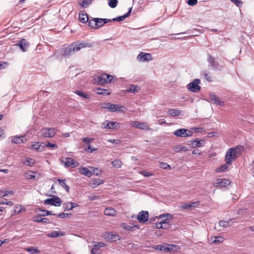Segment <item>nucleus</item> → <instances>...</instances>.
Returning <instances> with one entry per match:
<instances>
[{"instance_id": "obj_1", "label": "nucleus", "mask_w": 254, "mask_h": 254, "mask_svg": "<svg viewBox=\"0 0 254 254\" xmlns=\"http://www.w3.org/2000/svg\"><path fill=\"white\" fill-rule=\"evenodd\" d=\"M91 44L86 43L84 42H75L67 47L63 48V55L64 56H69L80 50L82 48L91 47Z\"/></svg>"}, {"instance_id": "obj_2", "label": "nucleus", "mask_w": 254, "mask_h": 254, "mask_svg": "<svg viewBox=\"0 0 254 254\" xmlns=\"http://www.w3.org/2000/svg\"><path fill=\"white\" fill-rule=\"evenodd\" d=\"M101 107L103 109H107L112 112L116 111L122 113L124 112L123 109L124 108V107L118 104H112L110 103H103L101 105Z\"/></svg>"}, {"instance_id": "obj_3", "label": "nucleus", "mask_w": 254, "mask_h": 254, "mask_svg": "<svg viewBox=\"0 0 254 254\" xmlns=\"http://www.w3.org/2000/svg\"><path fill=\"white\" fill-rule=\"evenodd\" d=\"M200 83V79L195 78L187 85V88L189 91L193 93L198 92L201 89V87L199 85Z\"/></svg>"}, {"instance_id": "obj_4", "label": "nucleus", "mask_w": 254, "mask_h": 254, "mask_svg": "<svg viewBox=\"0 0 254 254\" xmlns=\"http://www.w3.org/2000/svg\"><path fill=\"white\" fill-rule=\"evenodd\" d=\"M113 77L111 75H109L107 74H102L100 76H97L95 77V81L98 84H103L108 82H111L113 79Z\"/></svg>"}, {"instance_id": "obj_5", "label": "nucleus", "mask_w": 254, "mask_h": 254, "mask_svg": "<svg viewBox=\"0 0 254 254\" xmlns=\"http://www.w3.org/2000/svg\"><path fill=\"white\" fill-rule=\"evenodd\" d=\"M207 61L210 65L211 67L214 70H220L223 68V66L220 65L219 63L216 61L215 59L212 57L210 54L208 55Z\"/></svg>"}, {"instance_id": "obj_6", "label": "nucleus", "mask_w": 254, "mask_h": 254, "mask_svg": "<svg viewBox=\"0 0 254 254\" xmlns=\"http://www.w3.org/2000/svg\"><path fill=\"white\" fill-rule=\"evenodd\" d=\"M238 156L233 152V149L229 148L225 155V160L227 164H232V162L236 159Z\"/></svg>"}, {"instance_id": "obj_7", "label": "nucleus", "mask_w": 254, "mask_h": 254, "mask_svg": "<svg viewBox=\"0 0 254 254\" xmlns=\"http://www.w3.org/2000/svg\"><path fill=\"white\" fill-rule=\"evenodd\" d=\"M44 203L46 204H50L55 206H60L62 203L61 199L58 197L55 196L51 198H47L45 200Z\"/></svg>"}, {"instance_id": "obj_8", "label": "nucleus", "mask_w": 254, "mask_h": 254, "mask_svg": "<svg viewBox=\"0 0 254 254\" xmlns=\"http://www.w3.org/2000/svg\"><path fill=\"white\" fill-rule=\"evenodd\" d=\"M130 126L131 127L144 130H149L150 129L149 127L147 126V123L145 122L131 121L130 122Z\"/></svg>"}, {"instance_id": "obj_9", "label": "nucleus", "mask_w": 254, "mask_h": 254, "mask_svg": "<svg viewBox=\"0 0 254 254\" xmlns=\"http://www.w3.org/2000/svg\"><path fill=\"white\" fill-rule=\"evenodd\" d=\"M230 184V182L228 179H217L216 181L213 183V186L215 187L218 188H225Z\"/></svg>"}, {"instance_id": "obj_10", "label": "nucleus", "mask_w": 254, "mask_h": 254, "mask_svg": "<svg viewBox=\"0 0 254 254\" xmlns=\"http://www.w3.org/2000/svg\"><path fill=\"white\" fill-rule=\"evenodd\" d=\"M135 218H136L139 222L144 223L148 220V212L147 211L141 210L138 213Z\"/></svg>"}, {"instance_id": "obj_11", "label": "nucleus", "mask_w": 254, "mask_h": 254, "mask_svg": "<svg viewBox=\"0 0 254 254\" xmlns=\"http://www.w3.org/2000/svg\"><path fill=\"white\" fill-rule=\"evenodd\" d=\"M41 134L45 137H52L55 135L56 131L54 128H45L42 129Z\"/></svg>"}, {"instance_id": "obj_12", "label": "nucleus", "mask_w": 254, "mask_h": 254, "mask_svg": "<svg viewBox=\"0 0 254 254\" xmlns=\"http://www.w3.org/2000/svg\"><path fill=\"white\" fill-rule=\"evenodd\" d=\"M61 163L64 164L65 167L72 166V167H76L79 165V163L75 161L71 158H65V161L61 160Z\"/></svg>"}, {"instance_id": "obj_13", "label": "nucleus", "mask_w": 254, "mask_h": 254, "mask_svg": "<svg viewBox=\"0 0 254 254\" xmlns=\"http://www.w3.org/2000/svg\"><path fill=\"white\" fill-rule=\"evenodd\" d=\"M104 237L106 240L113 242H116L120 239L119 235L113 232L105 233L104 234Z\"/></svg>"}, {"instance_id": "obj_14", "label": "nucleus", "mask_w": 254, "mask_h": 254, "mask_svg": "<svg viewBox=\"0 0 254 254\" xmlns=\"http://www.w3.org/2000/svg\"><path fill=\"white\" fill-rule=\"evenodd\" d=\"M137 59L140 62H146L152 60V58L150 54L141 52L137 56Z\"/></svg>"}, {"instance_id": "obj_15", "label": "nucleus", "mask_w": 254, "mask_h": 254, "mask_svg": "<svg viewBox=\"0 0 254 254\" xmlns=\"http://www.w3.org/2000/svg\"><path fill=\"white\" fill-rule=\"evenodd\" d=\"M156 219H162L161 222H164L163 225L168 224L169 222L168 221L171 220L173 218V216L170 214H162L156 217Z\"/></svg>"}, {"instance_id": "obj_16", "label": "nucleus", "mask_w": 254, "mask_h": 254, "mask_svg": "<svg viewBox=\"0 0 254 254\" xmlns=\"http://www.w3.org/2000/svg\"><path fill=\"white\" fill-rule=\"evenodd\" d=\"M119 124L117 122H114L109 121L108 120L105 121L102 125L101 127L102 128L106 129H114L117 125H119Z\"/></svg>"}, {"instance_id": "obj_17", "label": "nucleus", "mask_w": 254, "mask_h": 254, "mask_svg": "<svg viewBox=\"0 0 254 254\" xmlns=\"http://www.w3.org/2000/svg\"><path fill=\"white\" fill-rule=\"evenodd\" d=\"M190 142L189 145H191L193 148H195L203 146L205 142L204 140L195 139L190 141Z\"/></svg>"}, {"instance_id": "obj_18", "label": "nucleus", "mask_w": 254, "mask_h": 254, "mask_svg": "<svg viewBox=\"0 0 254 254\" xmlns=\"http://www.w3.org/2000/svg\"><path fill=\"white\" fill-rule=\"evenodd\" d=\"M105 246V244L102 242H96L91 249V253L92 254H99L98 251L100 248Z\"/></svg>"}, {"instance_id": "obj_19", "label": "nucleus", "mask_w": 254, "mask_h": 254, "mask_svg": "<svg viewBox=\"0 0 254 254\" xmlns=\"http://www.w3.org/2000/svg\"><path fill=\"white\" fill-rule=\"evenodd\" d=\"M15 45L18 46L23 52H26L28 47V43L26 39H22L19 43L16 44Z\"/></svg>"}, {"instance_id": "obj_20", "label": "nucleus", "mask_w": 254, "mask_h": 254, "mask_svg": "<svg viewBox=\"0 0 254 254\" xmlns=\"http://www.w3.org/2000/svg\"><path fill=\"white\" fill-rule=\"evenodd\" d=\"M98 28L102 27L105 24L112 21L111 19L96 18Z\"/></svg>"}, {"instance_id": "obj_21", "label": "nucleus", "mask_w": 254, "mask_h": 254, "mask_svg": "<svg viewBox=\"0 0 254 254\" xmlns=\"http://www.w3.org/2000/svg\"><path fill=\"white\" fill-rule=\"evenodd\" d=\"M186 132H187V129L180 128L175 130L174 132V134L176 136L185 137H187V135Z\"/></svg>"}, {"instance_id": "obj_22", "label": "nucleus", "mask_w": 254, "mask_h": 254, "mask_svg": "<svg viewBox=\"0 0 254 254\" xmlns=\"http://www.w3.org/2000/svg\"><path fill=\"white\" fill-rule=\"evenodd\" d=\"M64 232L53 231L51 233L47 234V236L49 238H58L60 236L64 235Z\"/></svg>"}, {"instance_id": "obj_23", "label": "nucleus", "mask_w": 254, "mask_h": 254, "mask_svg": "<svg viewBox=\"0 0 254 254\" xmlns=\"http://www.w3.org/2000/svg\"><path fill=\"white\" fill-rule=\"evenodd\" d=\"M212 244H219L223 242L224 238L221 236L211 237Z\"/></svg>"}, {"instance_id": "obj_24", "label": "nucleus", "mask_w": 254, "mask_h": 254, "mask_svg": "<svg viewBox=\"0 0 254 254\" xmlns=\"http://www.w3.org/2000/svg\"><path fill=\"white\" fill-rule=\"evenodd\" d=\"M131 9H132V8L130 7L127 13H126V14H125L124 15H123L122 16H118L116 18H113L112 19H111L112 21H121L124 20L126 18H127L129 16V15L130 14L131 11Z\"/></svg>"}, {"instance_id": "obj_25", "label": "nucleus", "mask_w": 254, "mask_h": 254, "mask_svg": "<svg viewBox=\"0 0 254 254\" xmlns=\"http://www.w3.org/2000/svg\"><path fill=\"white\" fill-rule=\"evenodd\" d=\"M122 228L124 230L132 231L133 228H136L137 229L139 228V226L138 225H128L126 223H122Z\"/></svg>"}, {"instance_id": "obj_26", "label": "nucleus", "mask_w": 254, "mask_h": 254, "mask_svg": "<svg viewBox=\"0 0 254 254\" xmlns=\"http://www.w3.org/2000/svg\"><path fill=\"white\" fill-rule=\"evenodd\" d=\"M231 149H233V152L235 153V155H236L238 157L239 156L241 155L244 148L242 145H239L235 147H232L231 148Z\"/></svg>"}, {"instance_id": "obj_27", "label": "nucleus", "mask_w": 254, "mask_h": 254, "mask_svg": "<svg viewBox=\"0 0 254 254\" xmlns=\"http://www.w3.org/2000/svg\"><path fill=\"white\" fill-rule=\"evenodd\" d=\"M230 164H227L226 162L225 164L221 165L219 167L216 169L215 171L217 173H222L227 171L228 169V166Z\"/></svg>"}, {"instance_id": "obj_28", "label": "nucleus", "mask_w": 254, "mask_h": 254, "mask_svg": "<svg viewBox=\"0 0 254 254\" xmlns=\"http://www.w3.org/2000/svg\"><path fill=\"white\" fill-rule=\"evenodd\" d=\"M58 181L61 187H62L67 192L69 191V188L66 185L65 179H59Z\"/></svg>"}, {"instance_id": "obj_29", "label": "nucleus", "mask_w": 254, "mask_h": 254, "mask_svg": "<svg viewBox=\"0 0 254 254\" xmlns=\"http://www.w3.org/2000/svg\"><path fill=\"white\" fill-rule=\"evenodd\" d=\"M79 172L80 174L84 175L88 177H90L92 174L91 172L86 167L79 168Z\"/></svg>"}, {"instance_id": "obj_30", "label": "nucleus", "mask_w": 254, "mask_h": 254, "mask_svg": "<svg viewBox=\"0 0 254 254\" xmlns=\"http://www.w3.org/2000/svg\"><path fill=\"white\" fill-rule=\"evenodd\" d=\"M104 214L108 216H114L116 213L115 209L111 208H106L104 210Z\"/></svg>"}, {"instance_id": "obj_31", "label": "nucleus", "mask_w": 254, "mask_h": 254, "mask_svg": "<svg viewBox=\"0 0 254 254\" xmlns=\"http://www.w3.org/2000/svg\"><path fill=\"white\" fill-rule=\"evenodd\" d=\"M104 181L100 179H94L91 183V186L92 188H95L100 185L103 184Z\"/></svg>"}, {"instance_id": "obj_32", "label": "nucleus", "mask_w": 254, "mask_h": 254, "mask_svg": "<svg viewBox=\"0 0 254 254\" xmlns=\"http://www.w3.org/2000/svg\"><path fill=\"white\" fill-rule=\"evenodd\" d=\"M169 115L173 117L179 116L181 113V111L177 109H170L168 111Z\"/></svg>"}, {"instance_id": "obj_33", "label": "nucleus", "mask_w": 254, "mask_h": 254, "mask_svg": "<svg viewBox=\"0 0 254 254\" xmlns=\"http://www.w3.org/2000/svg\"><path fill=\"white\" fill-rule=\"evenodd\" d=\"M88 16L87 14L80 13L79 15V21L83 23H85L88 21Z\"/></svg>"}, {"instance_id": "obj_34", "label": "nucleus", "mask_w": 254, "mask_h": 254, "mask_svg": "<svg viewBox=\"0 0 254 254\" xmlns=\"http://www.w3.org/2000/svg\"><path fill=\"white\" fill-rule=\"evenodd\" d=\"M23 136H14L11 138V141L16 144H20L23 142Z\"/></svg>"}, {"instance_id": "obj_35", "label": "nucleus", "mask_w": 254, "mask_h": 254, "mask_svg": "<svg viewBox=\"0 0 254 254\" xmlns=\"http://www.w3.org/2000/svg\"><path fill=\"white\" fill-rule=\"evenodd\" d=\"M33 172L31 171L24 172L23 173V176L28 180L30 179H35L36 177L35 175H33Z\"/></svg>"}, {"instance_id": "obj_36", "label": "nucleus", "mask_w": 254, "mask_h": 254, "mask_svg": "<svg viewBox=\"0 0 254 254\" xmlns=\"http://www.w3.org/2000/svg\"><path fill=\"white\" fill-rule=\"evenodd\" d=\"M88 25L93 29H98V26L96 21V18H94L89 21Z\"/></svg>"}, {"instance_id": "obj_37", "label": "nucleus", "mask_w": 254, "mask_h": 254, "mask_svg": "<svg viewBox=\"0 0 254 254\" xmlns=\"http://www.w3.org/2000/svg\"><path fill=\"white\" fill-rule=\"evenodd\" d=\"M201 76H204L205 79L207 81H208V82L212 81V78H211V76L209 75V73L207 71H202L201 73Z\"/></svg>"}, {"instance_id": "obj_38", "label": "nucleus", "mask_w": 254, "mask_h": 254, "mask_svg": "<svg viewBox=\"0 0 254 254\" xmlns=\"http://www.w3.org/2000/svg\"><path fill=\"white\" fill-rule=\"evenodd\" d=\"M41 146V144H40L39 142H35V143L34 144H32L30 148L31 149L35 150L36 151H42L43 150L41 149V148H40Z\"/></svg>"}, {"instance_id": "obj_39", "label": "nucleus", "mask_w": 254, "mask_h": 254, "mask_svg": "<svg viewBox=\"0 0 254 254\" xmlns=\"http://www.w3.org/2000/svg\"><path fill=\"white\" fill-rule=\"evenodd\" d=\"M35 161L34 159L31 158H27L25 159V160L23 162V164L27 166H32L34 164Z\"/></svg>"}, {"instance_id": "obj_40", "label": "nucleus", "mask_w": 254, "mask_h": 254, "mask_svg": "<svg viewBox=\"0 0 254 254\" xmlns=\"http://www.w3.org/2000/svg\"><path fill=\"white\" fill-rule=\"evenodd\" d=\"M139 86H137V85H131L129 88L128 89H127V91L128 92H132V93H135L138 90H139Z\"/></svg>"}, {"instance_id": "obj_41", "label": "nucleus", "mask_w": 254, "mask_h": 254, "mask_svg": "<svg viewBox=\"0 0 254 254\" xmlns=\"http://www.w3.org/2000/svg\"><path fill=\"white\" fill-rule=\"evenodd\" d=\"M108 1L109 6L112 8L116 7L118 3V0H108Z\"/></svg>"}, {"instance_id": "obj_42", "label": "nucleus", "mask_w": 254, "mask_h": 254, "mask_svg": "<svg viewBox=\"0 0 254 254\" xmlns=\"http://www.w3.org/2000/svg\"><path fill=\"white\" fill-rule=\"evenodd\" d=\"M177 246L173 244H167V252H175L177 250Z\"/></svg>"}, {"instance_id": "obj_43", "label": "nucleus", "mask_w": 254, "mask_h": 254, "mask_svg": "<svg viewBox=\"0 0 254 254\" xmlns=\"http://www.w3.org/2000/svg\"><path fill=\"white\" fill-rule=\"evenodd\" d=\"M112 165L116 168H120L122 166V163L121 161L116 159L112 162Z\"/></svg>"}, {"instance_id": "obj_44", "label": "nucleus", "mask_w": 254, "mask_h": 254, "mask_svg": "<svg viewBox=\"0 0 254 254\" xmlns=\"http://www.w3.org/2000/svg\"><path fill=\"white\" fill-rule=\"evenodd\" d=\"M233 220V219H232L231 220H229L228 221H220L219 222V225L220 227H227L229 226V224L230 221H232Z\"/></svg>"}, {"instance_id": "obj_45", "label": "nucleus", "mask_w": 254, "mask_h": 254, "mask_svg": "<svg viewBox=\"0 0 254 254\" xmlns=\"http://www.w3.org/2000/svg\"><path fill=\"white\" fill-rule=\"evenodd\" d=\"M92 0H83L80 4L81 6L83 7H87L92 3Z\"/></svg>"}, {"instance_id": "obj_46", "label": "nucleus", "mask_w": 254, "mask_h": 254, "mask_svg": "<svg viewBox=\"0 0 254 254\" xmlns=\"http://www.w3.org/2000/svg\"><path fill=\"white\" fill-rule=\"evenodd\" d=\"M26 251L32 254H36L39 252V251L34 247L26 248Z\"/></svg>"}, {"instance_id": "obj_47", "label": "nucleus", "mask_w": 254, "mask_h": 254, "mask_svg": "<svg viewBox=\"0 0 254 254\" xmlns=\"http://www.w3.org/2000/svg\"><path fill=\"white\" fill-rule=\"evenodd\" d=\"M23 209V207L21 205H16L14 206V213L17 214L20 213Z\"/></svg>"}, {"instance_id": "obj_48", "label": "nucleus", "mask_w": 254, "mask_h": 254, "mask_svg": "<svg viewBox=\"0 0 254 254\" xmlns=\"http://www.w3.org/2000/svg\"><path fill=\"white\" fill-rule=\"evenodd\" d=\"M63 208L64 211H68L72 210L73 206H70V202H67L63 204Z\"/></svg>"}, {"instance_id": "obj_49", "label": "nucleus", "mask_w": 254, "mask_h": 254, "mask_svg": "<svg viewBox=\"0 0 254 254\" xmlns=\"http://www.w3.org/2000/svg\"><path fill=\"white\" fill-rule=\"evenodd\" d=\"M74 93L75 94H76L77 95L82 97H84V98H88V95L87 94H86L85 93V92L82 91H79V90H76L74 91Z\"/></svg>"}, {"instance_id": "obj_50", "label": "nucleus", "mask_w": 254, "mask_h": 254, "mask_svg": "<svg viewBox=\"0 0 254 254\" xmlns=\"http://www.w3.org/2000/svg\"><path fill=\"white\" fill-rule=\"evenodd\" d=\"M163 223H164V222H161L156 223L155 224L156 228H157V229H168V227H164Z\"/></svg>"}, {"instance_id": "obj_51", "label": "nucleus", "mask_w": 254, "mask_h": 254, "mask_svg": "<svg viewBox=\"0 0 254 254\" xmlns=\"http://www.w3.org/2000/svg\"><path fill=\"white\" fill-rule=\"evenodd\" d=\"M140 174L144 176V177H150L153 175V174L150 172H147L145 170L141 171L140 172Z\"/></svg>"}, {"instance_id": "obj_52", "label": "nucleus", "mask_w": 254, "mask_h": 254, "mask_svg": "<svg viewBox=\"0 0 254 254\" xmlns=\"http://www.w3.org/2000/svg\"><path fill=\"white\" fill-rule=\"evenodd\" d=\"M81 140L83 142L85 143L88 145H90V143L93 140V138L85 137L82 138Z\"/></svg>"}, {"instance_id": "obj_53", "label": "nucleus", "mask_w": 254, "mask_h": 254, "mask_svg": "<svg viewBox=\"0 0 254 254\" xmlns=\"http://www.w3.org/2000/svg\"><path fill=\"white\" fill-rule=\"evenodd\" d=\"M160 167L164 169H171V166L169 165L164 162L161 163Z\"/></svg>"}, {"instance_id": "obj_54", "label": "nucleus", "mask_w": 254, "mask_h": 254, "mask_svg": "<svg viewBox=\"0 0 254 254\" xmlns=\"http://www.w3.org/2000/svg\"><path fill=\"white\" fill-rule=\"evenodd\" d=\"M13 193V191L12 190H4L3 192V194L0 193V195L1 196H6L8 194H12Z\"/></svg>"}, {"instance_id": "obj_55", "label": "nucleus", "mask_w": 254, "mask_h": 254, "mask_svg": "<svg viewBox=\"0 0 254 254\" xmlns=\"http://www.w3.org/2000/svg\"><path fill=\"white\" fill-rule=\"evenodd\" d=\"M46 146L48 147H51L55 149H57L58 148V146L57 144L51 143L49 142H48L46 145Z\"/></svg>"}, {"instance_id": "obj_56", "label": "nucleus", "mask_w": 254, "mask_h": 254, "mask_svg": "<svg viewBox=\"0 0 254 254\" xmlns=\"http://www.w3.org/2000/svg\"><path fill=\"white\" fill-rule=\"evenodd\" d=\"M108 141L115 144H118L121 143V140L120 139H109L108 140Z\"/></svg>"}, {"instance_id": "obj_57", "label": "nucleus", "mask_w": 254, "mask_h": 254, "mask_svg": "<svg viewBox=\"0 0 254 254\" xmlns=\"http://www.w3.org/2000/svg\"><path fill=\"white\" fill-rule=\"evenodd\" d=\"M232 2L235 3L237 6H241L242 5V1L239 0H230Z\"/></svg>"}, {"instance_id": "obj_58", "label": "nucleus", "mask_w": 254, "mask_h": 254, "mask_svg": "<svg viewBox=\"0 0 254 254\" xmlns=\"http://www.w3.org/2000/svg\"><path fill=\"white\" fill-rule=\"evenodd\" d=\"M53 215H56V216H57V217H58L59 218H65V217H67L68 215V213H60V214H54Z\"/></svg>"}, {"instance_id": "obj_59", "label": "nucleus", "mask_w": 254, "mask_h": 254, "mask_svg": "<svg viewBox=\"0 0 254 254\" xmlns=\"http://www.w3.org/2000/svg\"><path fill=\"white\" fill-rule=\"evenodd\" d=\"M191 129L193 130L195 133L202 132L204 130L202 127H192Z\"/></svg>"}, {"instance_id": "obj_60", "label": "nucleus", "mask_w": 254, "mask_h": 254, "mask_svg": "<svg viewBox=\"0 0 254 254\" xmlns=\"http://www.w3.org/2000/svg\"><path fill=\"white\" fill-rule=\"evenodd\" d=\"M98 94H109V93L107 92V89H99L98 90Z\"/></svg>"}, {"instance_id": "obj_61", "label": "nucleus", "mask_w": 254, "mask_h": 254, "mask_svg": "<svg viewBox=\"0 0 254 254\" xmlns=\"http://www.w3.org/2000/svg\"><path fill=\"white\" fill-rule=\"evenodd\" d=\"M197 2V0H188L187 1L188 4L190 6H193L196 4Z\"/></svg>"}, {"instance_id": "obj_62", "label": "nucleus", "mask_w": 254, "mask_h": 254, "mask_svg": "<svg viewBox=\"0 0 254 254\" xmlns=\"http://www.w3.org/2000/svg\"><path fill=\"white\" fill-rule=\"evenodd\" d=\"M210 98L211 101H213L214 104L216 102V100L218 99L216 95L214 94H210Z\"/></svg>"}, {"instance_id": "obj_63", "label": "nucleus", "mask_w": 254, "mask_h": 254, "mask_svg": "<svg viewBox=\"0 0 254 254\" xmlns=\"http://www.w3.org/2000/svg\"><path fill=\"white\" fill-rule=\"evenodd\" d=\"M191 205H190V203H183L181 206V208L182 209H191Z\"/></svg>"}, {"instance_id": "obj_64", "label": "nucleus", "mask_w": 254, "mask_h": 254, "mask_svg": "<svg viewBox=\"0 0 254 254\" xmlns=\"http://www.w3.org/2000/svg\"><path fill=\"white\" fill-rule=\"evenodd\" d=\"M43 218H41L40 216L34 217L33 218V220L36 222H42Z\"/></svg>"}]
</instances>
